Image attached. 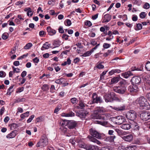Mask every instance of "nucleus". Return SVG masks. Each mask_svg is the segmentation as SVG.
<instances>
[{"label": "nucleus", "instance_id": "f257e3e1", "mask_svg": "<svg viewBox=\"0 0 150 150\" xmlns=\"http://www.w3.org/2000/svg\"><path fill=\"white\" fill-rule=\"evenodd\" d=\"M104 98L106 102H111L114 100L120 102L122 100L121 98L117 97L113 92H108L105 95Z\"/></svg>", "mask_w": 150, "mask_h": 150}, {"label": "nucleus", "instance_id": "f03ea898", "mask_svg": "<svg viewBox=\"0 0 150 150\" xmlns=\"http://www.w3.org/2000/svg\"><path fill=\"white\" fill-rule=\"evenodd\" d=\"M137 104L139 105L140 108L148 110L150 109V105L147 100L144 97L142 96L138 98L135 101Z\"/></svg>", "mask_w": 150, "mask_h": 150}, {"label": "nucleus", "instance_id": "7ed1b4c3", "mask_svg": "<svg viewBox=\"0 0 150 150\" xmlns=\"http://www.w3.org/2000/svg\"><path fill=\"white\" fill-rule=\"evenodd\" d=\"M48 143V139L46 135H42L39 142L37 143L36 146L41 148L46 146Z\"/></svg>", "mask_w": 150, "mask_h": 150}, {"label": "nucleus", "instance_id": "20e7f679", "mask_svg": "<svg viewBox=\"0 0 150 150\" xmlns=\"http://www.w3.org/2000/svg\"><path fill=\"white\" fill-rule=\"evenodd\" d=\"M139 91V88L137 85L132 84L128 87L127 92L131 95H134L136 94Z\"/></svg>", "mask_w": 150, "mask_h": 150}, {"label": "nucleus", "instance_id": "39448f33", "mask_svg": "<svg viewBox=\"0 0 150 150\" xmlns=\"http://www.w3.org/2000/svg\"><path fill=\"white\" fill-rule=\"evenodd\" d=\"M126 117L127 119L134 121L137 117V114L134 110H131L127 112Z\"/></svg>", "mask_w": 150, "mask_h": 150}, {"label": "nucleus", "instance_id": "423d86ee", "mask_svg": "<svg viewBox=\"0 0 150 150\" xmlns=\"http://www.w3.org/2000/svg\"><path fill=\"white\" fill-rule=\"evenodd\" d=\"M91 134L96 138L100 139L104 138L105 135L103 134H100L95 130L91 129L90 130Z\"/></svg>", "mask_w": 150, "mask_h": 150}, {"label": "nucleus", "instance_id": "0eeeda50", "mask_svg": "<svg viewBox=\"0 0 150 150\" xmlns=\"http://www.w3.org/2000/svg\"><path fill=\"white\" fill-rule=\"evenodd\" d=\"M92 99V102L94 103H100L103 102L101 97L98 96L96 93H94L93 94Z\"/></svg>", "mask_w": 150, "mask_h": 150}, {"label": "nucleus", "instance_id": "6e6552de", "mask_svg": "<svg viewBox=\"0 0 150 150\" xmlns=\"http://www.w3.org/2000/svg\"><path fill=\"white\" fill-rule=\"evenodd\" d=\"M140 117L142 120L147 121L150 119V112L149 111L142 112L140 113Z\"/></svg>", "mask_w": 150, "mask_h": 150}, {"label": "nucleus", "instance_id": "1a4fd4ad", "mask_svg": "<svg viewBox=\"0 0 150 150\" xmlns=\"http://www.w3.org/2000/svg\"><path fill=\"white\" fill-rule=\"evenodd\" d=\"M77 124V122L74 120H68L66 124V125L69 128L71 129L76 128Z\"/></svg>", "mask_w": 150, "mask_h": 150}, {"label": "nucleus", "instance_id": "9d476101", "mask_svg": "<svg viewBox=\"0 0 150 150\" xmlns=\"http://www.w3.org/2000/svg\"><path fill=\"white\" fill-rule=\"evenodd\" d=\"M115 92L120 94H124L125 92L127 91V89L125 86L119 87L114 88Z\"/></svg>", "mask_w": 150, "mask_h": 150}, {"label": "nucleus", "instance_id": "9b49d317", "mask_svg": "<svg viewBox=\"0 0 150 150\" xmlns=\"http://www.w3.org/2000/svg\"><path fill=\"white\" fill-rule=\"evenodd\" d=\"M115 119L116 123L119 125H121L126 121V119L125 117L121 116L117 117Z\"/></svg>", "mask_w": 150, "mask_h": 150}, {"label": "nucleus", "instance_id": "f8f14e48", "mask_svg": "<svg viewBox=\"0 0 150 150\" xmlns=\"http://www.w3.org/2000/svg\"><path fill=\"white\" fill-rule=\"evenodd\" d=\"M141 79L140 77L134 76L132 78L131 81L132 84L136 85L140 84L141 83Z\"/></svg>", "mask_w": 150, "mask_h": 150}, {"label": "nucleus", "instance_id": "ddd939ff", "mask_svg": "<svg viewBox=\"0 0 150 150\" xmlns=\"http://www.w3.org/2000/svg\"><path fill=\"white\" fill-rule=\"evenodd\" d=\"M122 138L125 141L130 142L132 141L133 138V135L131 134H129L126 136L122 135Z\"/></svg>", "mask_w": 150, "mask_h": 150}, {"label": "nucleus", "instance_id": "4468645a", "mask_svg": "<svg viewBox=\"0 0 150 150\" xmlns=\"http://www.w3.org/2000/svg\"><path fill=\"white\" fill-rule=\"evenodd\" d=\"M85 149L86 150H98V148L97 146L90 144H86Z\"/></svg>", "mask_w": 150, "mask_h": 150}, {"label": "nucleus", "instance_id": "2eb2a0df", "mask_svg": "<svg viewBox=\"0 0 150 150\" xmlns=\"http://www.w3.org/2000/svg\"><path fill=\"white\" fill-rule=\"evenodd\" d=\"M92 118L93 119H103L104 120H105V118L103 117V116H100L99 115L98 112H95L92 115Z\"/></svg>", "mask_w": 150, "mask_h": 150}, {"label": "nucleus", "instance_id": "dca6fc26", "mask_svg": "<svg viewBox=\"0 0 150 150\" xmlns=\"http://www.w3.org/2000/svg\"><path fill=\"white\" fill-rule=\"evenodd\" d=\"M47 30L48 34L51 36L54 35L56 33V31L52 28L50 26H48L47 28Z\"/></svg>", "mask_w": 150, "mask_h": 150}, {"label": "nucleus", "instance_id": "f3484780", "mask_svg": "<svg viewBox=\"0 0 150 150\" xmlns=\"http://www.w3.org/2000/svg\"><path fill=\"white\" fill-rule=\"evenodd\" d=\"M120 127L125 130H129L131 128V125L128 123H123L121 125Z\"/></svg>", "mask_w": 150, "mask_h": 150}, {"label": "nucleus", "instance_id": "a211bd4d", "mask_svg": "<svg viewBox=\"0 0 150 150\" xmlns=\"http://www.w3.org/2000/svg\"><path fill=\"white\" fill-rule=\"evenodd\" d=\"M104 18L102 22L103 23H107L109 22L111 19V16L108 14L105 15L104 16Z\"/></svg>", "mask_w": 150, "mask_h": 150}, {"label": "nucleus", "instance_id": "6ab92c4d", "mask_svg": "<svg viewBox=\"0 0 150 150\" xmlns=\"http://www.w3.org/2000/svg\"><path fill=\"white\" fill-rule=\"evenodd\" d=\"M116 138L115 135L110 136L104 138V140L106 142H112L114 141V139Z\"/></svg>", "mask_w": 150, "mask_h": 150}, {"label": "nucleus", "instance_id": "aec40b11", "mask_svg": "<svg viewBox=\"0 0 150 150\" xmlns=\"http://www.w3.org/2000/svg\"><path fill=\"white\" fill-rule=\"evenodd\" d=\"M133 75L132 73L130 71H128L121 74L122 76L126 79H127L130 76Z\"/></svg>", "mask_w": 150, "mask_h": 150}, {"label": "nucleus", "instance_id": "412c9836", "mask_svg": "<svg viewBox=\"0 0 150 150\" xmlns=\"http://www.w3.org/2000/svg\"><path fill=\"white\" fill-rule=\"evenodd\" d=\"M114 110L118 111H122L126 109V106L124 105L118 107H114L113 108Z\"/></svg>", "mask_w": 150, "mask_h": 150}, {"label": "nucleus", "instance_id": "4be33fe9", "mask_svg": "<svg viewBox=\"0 0 150 150\" xmlns=\"http://www.w3.org/2000/svg\"><path fill=\"white\" fill-rule=\"evenodd\" d=\"M16 132H17L16 130H14L12 131L11 133L6 135V138H14L16 136Z\"/></svg>", "mask_w": 150, "mask_h": 150}, {"label": "nucleus", "instance_id": "5701e85b", "mask_svg": "<svg viewBox=\"0 0 150 150\" xmlns=\"http://www.w3.org/2000/svg\"><path fill=\"white\" fill-rule=\"evenodd\" d=\"M51 45L48 43V42H46L43 44L42 47L41 48V50H44L45 49H47L51 47H50Z\"/></svg>", "mask_w": 150, "mask_h": 150}, {"label": "nucleus", "instance_id": "b1692460", "mask_svg": "<svg viewBox=\"0 0 150 150\" xmlns=\"http://www.w3.org/2000/svg\"><path fill=\"white\" fill-rule=\"evenodd\" d=\"M75 114L72 112H70L67 113H62V116L63 117H72L74 116Z\"/></svg>", "mask_w": 150, "mask_h": 150}, {"label": "nucleus", "instance_id": "393cba45", "mask_svg": "<svg viewBox=\"0 0 150 150\" xmlns=\"http://www.w3.org/2000/svg\"><path fill=\"white\" fill-rule=\"evenodd\" d=\"M61 42L59 40L54 41L53 43V48L59 47L61 45Z\"/></svg>", "mask_w": 150, "mask_h": 150}, {"label": "nucleus", "instance_id": "a878e982", "mask_svg": "<svg viewBox=\"0 0 150 150\" xmlns=\"http://www.w3.org/2000/svg\"><path fill=\"white\" fill-rule=\"evenodd\" d=\"M79 108L81 109H83L84 108L88 106L87 105L84 103L82 100H81L79 101Z\"/></svg>", "mask_w": 150, "mask_h": 150}, {"label": "nucleus", "instance_id": "bb28decb", "mask_svg": "<svg viewBox=\"0 0 150 150\" xmlns=\"http://www.w3.org/2000/svg\"><path fill=\"white\" fill-rule=\"evenodd\" d=\"M132 125L134 130L136 131H139L140 127L138 123L136 122H134Z\"/></svg>", "mask_w": 150, "mask_h": 150}, {"label": "nucleus", "instance_id": "cd10ccee", "mask_svg": "<svg viewBox=\"0 0 150 150\" xmlns=\"http://www.w3.org/2000/svg\"><path fill=\"white\" fill-rule=\"evenodd\" d=\"M25 101V99L24 98H18L14 99V103H16L21 102H24Z\"/></svg>", "mask_w": 150, "mask_h": 150}, {"label": "nucleus", "instance_id": "c85d7f7f", "mask_svg": "<svg viewBox=\"0 0 150 150\" xmlns=\"http://www.w3.org/2000/svg\"><path fill=\"white\" fill-rule=\"evenodd\" d=\"M142 25L141 23H137L136 26L134 27V29L136 30H138L142 29Z\"/></svg>", "mask_w": 150, "mask_h": 150}, {"label": "nucleus", "instance_id": "c756f323", "mask_svg": "<svg viewBox=\"0 0 150 150\" xmlns=\"http://www.w3.org/2000/svg\"><path fill=\"white\" fill-rule=\"evenodd\" d=\"M14 86V85H12L7 90L6 93L7 95H11V93L13 91V88Z\"/></svg>", "mask_w": 150, "mask_h": 150}, {"label": "nucleus", "instance_id": "7c9ffc66", "mask_svg": "<svg viewBox=\"0 0 150 150\" xmlns=\"http://www.w3.org/2000/svg\"><path fill=\"white\" fill-rule=\"evenodd\" d=\"M136 148V147L135 146L132 145L125 148L123 150H135Z\"/></svg>", "mask_w": 150, "mask_h": 150}, {"label": "nucleus", "instance_id": "2f4dec72", "mask_svg": "<svg viewBox=\"0 0 150 150\" xmlns=\"http://www.w3.org/2000/svg\"><path fill=\"white\" fill-rule=\"evenodd\" d=\"M93 52L91 50L90 51H88L83 53L82 56L84 57L88 56H90Z\"/></svg>", "mask_w": 150, "mask_h": 150}, {"label": "nucleus", "instance_id": "473e14b6", "mask_svg": "<svg viewBox=\"0 0 150 150\" xmlns=\"http://www.w3.org/2000/svg\"><path fill=\"white\" fill-rule=\"evenodd\" d=\"M29 112L27 111L25 113H23L21 115V117L22 119H24L25 117L29 116Z\"/></svg>", "mask_w": 150, "mask_h": 150}, {"label": "nucleus", "instance_id": "72a5a7b5", "mask_svg": "<svg viewBox=\"0 0 150 150\" xmlns=\"http://www.w3.org/2000/svg\"><path fill=\"white\" fill-rule=\"evenodd\" d=\"M9 126L10 127V129L11 130L15 129L17 126V124L14 123H12L10 124Z\"/></svg>", "mask_w": 150, "mask_h": 150}, {"label": "nucleus", "instance_id": "f704fd0d", "mask_svg": "<svg viewBox=\"0 0 150 150\" xmlns=\"http://www.w3.org/2000/svg\"><path fill=\"white\" fill-rule=\"evenodd\" d=\"M119 78L118 77H114L112 79L111 81V83H117L119 81Z\"/></svg>", "mask_w": 150, "mask_h": 150}, {"label": "nucleus", "instance_id": "c9c22d12", "mask_svg": "<svg viewBox=\"0 0 150 150\" xmlns=\"http://www.w3.org/2000/svg\"><path fill=\"white\" fill-rule=\"evenodd\" d=\"M33 46V45L31 43H28L24 47V48L25 50H27L30 49Z\"/></svg>", "mask_w": 150, "mask_h": 150}, {"label": "nucleus", "instance_id": "e433bc0d", "mask_svg": "<svg viewBox=\"0 0 150 150\" xmlns=\"http://www.w3.org/2000/svg\"><path fill=\"white\" fill-rule=\"evenodd\" d=\"M146 69L149 71H150V62L149 61H147L146 64L145 66Z\"/></svg>", "mask_w": 150, "mask_h": 150}, {"label": "nucleus", "instance_id": "4c0bfd02", "mask_svg": "<svg viewBox=\"0 0 150 150\" xmlns=\"http://www.w3.org/2000/svg\"><path fill=\"white\" fill-rule=\"evenodd\" d=\"M64 23L66 25L69 26L71 25V23L70 20L67 19L65 21Z\"/></svg>", "mask_w": 150, "mask_h": 150}, {"label": "nucleus", "instance_id": "58836bf2", "mask_svg": "<svg viewBox=\"0 0 150 150\" xmlns=\"http://www.w3.org/2000/svg\"><path fill=\"white\" fill-rule=\"evenodd\" d=\"M64 79L63 78H60L59 79L57 80L55 82L58 84L62 83V82L64 81Z\"/></svg>", "mask_w": 150, "mask_h": 150}, {"label": "nucleus", "instance_id": "ea45409f", "mask_svg": "<svg viewBox=\"0 0 150 150\" xmlns=\"http://www.w3.org/2000/svg\"><path fill=\"white\" fill-rule=\"evenodd\" d=\"M90 44L93 45L95 46L96 45L98 44L97 43V42L95 40L93 39L91 40L90 41Z\"/></svg>", "mask_w": 150, "mask_h": 150}, {"label": "nucleus", "instance_id": "a19ab883", "mask_svg": "<svg viewBox=\"0 0 150 150\" xmlns=\"http://www.w3.org/2000/svg\"><path fill=\"white\" fill-rule=\"evenodd\" d=\"M46 34V33L43 30H41L39 32V35L41 37H43L45 36Z\"/></svg>", "mask_w": 150, "mask_h": 150}, {"label": "nucleus", "instance_id": "79ce46f5", "mask_svg": "<svg viewBox=\"0 0 150 150\" xmlns=\"http://www.w3.org/2000/svg\"><path fill=\"white\" fill-rule=\"evenodd\" d=\"M146 14L145 12H142L139 14L140 17L141 18H144L146 16Z\"/></svg>", "mask_w": 150, "mask_h": 150}, {"label": "nucleus", "instance_id": "37998d69", "mask_svg": "<svg viewBox=\"0 0 150 150\" xmlns=\"http://www.w3.org/2000/svg\"><path fill=\"white\" fill-rule=\"evenodd\" d=\"M100 150H111V147L109 146H106L102 147Z\"/></svg>", "mask_w": 150, "mask_h": 150}, {"label": "nucleus", "instance_id": "c03bdc74", "mask_svg": "<svg viewBox=\"0 0 150 150\" xmlns=\"http://www.w3.org/2000/svg\"><path fill=\"white\" fill-rule=\"evenodd\" d=\"M142 3V1L141 0H135L134 2V4L138 6H140Z\"/></svg>", "mask_w": 150, "mask_h": 150}, {"label": "nucleus", "instance_id": "a18cd8bd", "mask_svg": "<svg viewBox=\"0 0 150 150\" xmlns=\"http://www.w3.org/2000/svg\"><path fill=\"white\" fill-rule=\"evenodd\" d=\"M34 117L35 115H33L30 116L28 119L27 120V123H29L30 122L33 118Z\"/></svg>", "mask_w": 150, "mask_h": 150}, {"label": "nucleus", "instance_id": "49530a36", "mask_svg": "<svg viewBox=\"0 0 150 150\" xmlns=\"http://www.w3.org/2000/svg\"><path fill=\"white\" fill-rule=\"evenodd\" d=\"M88 138H89L90 141L94 143H95L96 140V139L91 136H88Z\"/></svg>", "mask_w": 150, "mask_h": 150}, {"label": "nucleus", "instance_id": "de8ad7c7", "mask_svg": "<svg viewBox=\"0 0 150 150\" xmlns=\"http://www.w3.org/2000/svg\"><path fill=\"white\" fill-rule=\"evenodd\" d=\"M71 102L72 104H75L78 102V100L75 98H73L71 99Z\"/></svg>", "mask_w": 150, "mask_h": 150}, {"label": "nucleus", "instance_id": "09e8293b", "mask_svg": "<svg viewBox=\"0 0 150 150\" xmlns=\"http://www.w3.org/2000/svg\"><path fill=\"white\" fill-rule=\"evenodd\" d=\"M42 89L43 91H46L48 89V86L47 84H44L42 87Z\"/></svg>", "mask_w": 150, "mask_h": 150}, {"label": "nucleus", "instance_id": "8fccbe9b", "mask_svg": "<svg viewBox=\"0 0 150 150\" xmlns=\"http://www.w3.org/2000/svg\"><path fill=\"white\" fill-rule=\"evenodd\" d=\"M111 45L110 44L105 43L103 45V47L105 49H107L110 47Z\"/></svg>", "mask_w": 150, "mask_h": 150}, {"label": "nucleus", "instance_id": "3c124183", "mask_svg": "<svg viewBox=\"0 0 150 150\" xmlns=\"http://www.w3.org/2000/svg\"><path fill=\"white\" fill-rule=\"evenodd\" d=\"M85 25L88 26L89 27H91L92 25L91 22L89 21H85Z\"/></svg>", "mask_w": 150, "mask_h": 150}, {"label": "nucleus", "instance_id": "603ef678", "mask_svg": "<svg viewBox=\"0 0 150 150\" xmlns=\"http://www.w3.org/2000/svg\"><path fill=\"white\" fill-rule=\"evenodd\" d=\"M69 36L66 34H64L62 36V38L65 40H67L68 39Z\"/></svg>", "mask_w": 150, "mask_h": 150}, {"label": "nucleus", "instance_id": "864d4df0", "mask_svg": "<svg viewBox=\"0 0 150 150\" xmlns=\"http://www.w3.org/2000/svg\"><path fill=\"white\" fill-rule=\"evenodd\" d=\"M100 63H99L98 64V63L96 66V67L99 69H103L104 67V66L103 65L101 64Z\"/></svg>", "mask_w": 150, "mask_h": 150}, {"label": "nucleus", "instance_id": "5fc2aeb1", "mask_svg": "<svg viewBox=\"0 0 150 150\" xmlns=\"http://www.w3.org/2000/svg\"><path fill=\"white\" fill-rule=\"evenodd\" d=\"M8 34L6 33H3L2 36V38L4 40H6L8 38Z\"/></svg>", "mask_w": 150, "mask_h": 150}, {"label": "nucleus", "instance_id": "6e6d98bb", "mask_svg": "<svg viewBox=\"0 0 150 150\" xmlns=\"http://www.w3.org/2000/svg\"><path fill=\"white\" fill-rule=\"evenodd\" d=\"M23 90L24 88L23 87H19L17 89L16 92L17 93L21 92L23 91Z\"/></svg>", "mask_w": 150, "mask_h": 150}, {"label": "nucleus", "instance_id": "4d7b16f0", "mask_svg": "<svg viewBox=\"0 0 150 150\" xmlns=\"http://www.w3.org/2000/svg\"><path fill=\"white\" fill-rule=\"evenodd\" d=\"M24 11H27V15L28 16L29 15V12L30 13L31 12V8H25L24 9Z\"/></svg>", "mask_w": 150, "mask_h": 150}, {"label": "nucleus", "instance_id": "13d9d810", "mask_svg": "<svg viewBox=\"0 0 150 150\" xmlns=\"http://www.w3.org/2000/svg\"><path fill=\"white\" fill-rule=\"evenodd\" d=\"M61 108V106H58L55 109L54 112L55 113H57L59 111Z\"/></svg>", "mask_w": 150, "mask_h": 150}, {"label": "nucleus", "instance_id": "bf43d9fd", "mask_svg": "<svg viewBox=\"0 0 150 150\" xmlns=\"http://www.w3.org/2000/svg\"><path fill=\"white\" fill-rule=\"evenodd\" d=\"M6 75L5 72L3 71H0V77H4Z\"/></svg>", "mask_w": 150, "mask_h": 150}, {"label": "nucleus", "instance_id": "052dcab7", "mask_svg": "<svg viewBox=\"0 0 150 150\" xmlns=\"http://www.w3.org/2000/svg\"><path fill=\"white\" fill-rule=\"evenodd\" d=\"M59 32L61 33H64V31L63 29V27L60 26L58 29Z\"/></svg>", "mask_w": 150, "mask_h": 150}, {"label": "nucleus", "instance_id": "680f3d73", "mask_svg": "<svg viewBox=\"0 0 150 150\" xmlns=\"http://www.w3.org/2000/svg\"><path fill=\"white\" fill-rule=\"evenodd\" d=\"M150 7L149 4L147 3H146L144 6V8L146 9H148Z\"/></svg>", "mask_w": 150, "mask_h": 150}, {"label": "nucleus", "instance_id": "e2e57ef3", "mask_svg": "<svg viewBox=\"0 0 150 150\" xmlns=\"http://www.w3.org/2000/svg\"><path fill=\"white\" fill-rule=\"evenodd\" d=\"M12 68L13 69V71L14 73L15 72L16 73H18L20 72V69L18 68H16L14 67H12Z\"/></svg>", "mask_w": 150, "mask_h": 150}, {"label": "nucleus", "instance_id": "0e129e2a", "mask_svg": "<svg viewBox=\"0 0 150 150\" xmlns=\"http://www.w3.org/2000/svg\"><path fill=\"white\" fill-rule=\"evenodd\" d=\"M88 114V112L86 111H83L82 113V116L83 117H85V116Z\"/></svg>", "mask_w": 150, "mask_h": 150}, {"label": "nucleus", "instance_id": "69168bd1", "mask_svg": "<svg viewBox=\"0 0 150 150\" xmlns=\"http://www.w3.org/2000/svg\"><path fill=\"white\" fill-rule=\"evenodd\" d=\"M23 112V109L21 107H18L17 108V112L16 113V114L17 115V113H18V112L20 113H22Z\"/></svg>", "mask_w": 150, "mask_h": 150}, {"label": "nucleus", "instance_id": "338daca9", "mask_svg": "<svg viewBox=\"0 0 150 150\" xmlns=\"http://www.w3.org/2000/svg\"><path fill=\"white\" fill-rule=\"evenodd\" d=\"M138 19L137 16V15H134L132 18V20L134 21H137Z\"/></svg>", "mask_w": 150, "mask_h": 150}, {"label": "nucleus", "instance_id": "774afa93", "mask_svg": "<svg viewBox=\"0 0 150 150\" xmlns=\"http://www.w3.org/2000/svg\"><path fill=\"white\" fill-rule=\"evenodd\" d=\"M5 108L4 107H3L0 110V115H2L4 112Z\"/></svg>", "mask_w": 150, "mask_h": 150}]
</instances>
